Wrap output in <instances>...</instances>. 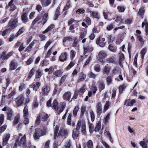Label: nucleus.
Instances as JSON below:
<instances>
[{
  "instance_id": "nucleus-1",
  "label": "nucleus",
  "mask_w": 148,
  "mask_h": 148,
  "mask_svg": "<svg viewBox=\"0 0 148 148\" xmlns=\"http://www.w3.org/2000/svg\"><path fill=\"white\" fill-rule=\"evenodd\" d=\"M58 127L56 126L54 130V139H56V137L57 136H62L63 135L66 134L68 133L67 130L63 128L60 130L58 134Z\"/></svg>"
},
{
  "instance_id": "nucleus-2",
  "label": "nucleus",
  "mask_w": 148,
  "mask_h": 148,
  "mask_svg": "<svg viewBox=\"0 0 148 148\" xmlns=\"http://www.w3.org/2000/svg\"><path fill=\"white\" fill-rule=\"evenodd\" d=\"M45 132H42L40 128H37L35 129V132L34 135V138L35 139H38L42 136L45 134Z\"/></svg>"
},
{
  "instance_id": "nucleus-3",
  "label": "nucleus",
  "mask_w": 148,
  "mask_h": 148,
  "mask_svg": "<svg viewBox=\"0 0 148 148\" xmlns=\"http://www.w3.org/2000/svg\"><path fill=\"white\" fill-rule=\"evenodd\" d=\"M41 90V93L42 96L48 95L50 90V88L49 86L45 85L42 87Z\"/></svg>"
},
{
  "instance_id": "nucleus-4",
  "label": "nucleus",
  "mask_w": 148,
  "mask_h": 148,
  "mask_svg": "<svg viewBox=\"0 0 148 148\" xmlns=\"http://www.w3.org/2000/svg\"><path fill=\"white\" fill-rule=\"evenodd\" d=\"M26 142V136L25 135L23 136L21 139L20 141L18 139H17L16 141L14 144L15 146L16 147L17 146H19L21 145H25Z\"/></svg>"
},
{
  "instance_id": "nucleus-5",
  "label": "nucleus",
  "mask_w": 148,
  "mask_h": 148,
  "mask_svg": "<svg viewBox=\"0 0 148 148\" xmlns=\"http://www.w3.org/2000/svg\"><path fill=\"white\" fill-rule=\"evenodd\" d=\"M24 97L23 95L18 97L15 99L16 105L18 106H21L23 103Z\"/></svg>"
},
{
  "instance_id": "nucleus-6",
  "label": "nucleus",
  "mask_w": 148,
  "mask_h": 148,
  "mask_svg": "<svg viewBox=\"0 0 148 148\" xmlns=\"http://www.w3.org/2000/svg\"><path fill=\"white\" fill-rule=\"evenodd\" d=\"M66 105L65 102H61L60 103V107L57 108V111L58 115H59L63 111L66 107Z\"/></svg>"
},
{
  "instance_id": "nucleus-7",
  "label": "nucleus",
  "mask_w": 148,
  "mask_h": 148,
  "mask_svg": "<svg viewBox=\"0 0 148 148\" xmlns=\"http://www.w3.org/2000/svg\"><path fill=\"white\" fill-rule=\"evenodd\" d=\"M17 20L15 19L13 20H10L8 24V27H10L11 29H13L17 26Z\"/></svg>"
},
{
  "instance_id": "nucleus-8",
  "label": "nucleus",
  "mask_w": 148,
  "mask_h": 148,
  "mask_svg": "<svg viewBox=\"0 0 148 148\" xmlns=\"http://www.w3.org/2000/svg\"><path fill=\"white\" fill-rule=\"evenodd\" d=\"M107 56L106 52L104 51H101L99 52L98 54L99 60L100 62L102 61V59L106 58Z\"/></svg>"
},
{
  "instance_id": "nucleus-9",
  "label": "nucleus",
  "mask_w": 148,
  "mask_h": 148,
  "mask_svg": "<svg viewBox=\"0 0 148 148\" xmlns=\"http://www.w3.org/2000/svg\"><path fill=\"white\" fill-rule=\"evenodd\" d=\"M84 52L85 53L87 52L92 51L93 50V48L92 46L88 44L84 45Z\"/></svg>"
},
{
  "instance_id": "nucleus-10",
  "label": "nucleus",
  "mask_w": 148,
  "mask_h": 148,
  "mask_svg": "<svg viewBox=\"0 0 148 148\" xmlns=\"http://www.w3.org/2000/svg\"><path fill=\"white\" fill-rule=\"evenodd\" d=\"M97 112V114L100 115L102 112V104L101 102L98 103L96 105Z\"/></svg>"
},
{
  "instance_id": "nucleus-11",
  "label": "nucleus",
  "mask_w": 148,
  "mask_h": 148,
  "mask_svg": "<svg viewBox=\"0 0 148 148\" xmlns=\"http://www.w3.org/2000/svg\"><path fill=\"white\" fill-rule=\"evenodd\" d=\"M97 85L99 90L100 92L101 90H104L105 88V84L104 82L102 81H99L98 82Z\"/></svg>"
},
{
  "instance_id": "nucleus-12",
  "label": "nucleus",
  "mask_w": 148,
  "mask_h": 148,
  "mask_svg": "<svg viewBox=\"0 0 148 148\" xmlns=\"http://www.w3.org/2000/svg\"><path fill=\"white\" fill-rule=\"evenodd\" d=\"M136 102L135 99L130 100V99H127L125 101L124 103V105L126 106H132L134 103Z\"/></svg>"
},
{
  "instance_id": "nucleus-13",
  "label": "nucleus",
  "mask_w": 148,
  "mask_h": 148,
  "mask_svg": "<svg viewBox=\"0 0 148 148\" xmlns=\"http://www.w3.org/2000/svg\"><path fill=\"white\" fill-rule=\"evenodd\" d=\"M71 7V2L70 0L67 2L66 4L65 7H64L63 9V14L64 15H65L66 14V12L67 10Z\"/></svg>"
},
{
  "instance_id": "nucleus-14",
  "label": "nucleus",
  "mask_w": 148,
  "mask_h": 148,
  "mask_svg": "<svg viewBox=\"0 0 148 148\" xmlns=\"http://www.w3.org/2000/svg\"><path fill=\"white\" fill-rule=\"evenodd\" d=\"M38 116H40V118H42V121H47L48 118V116L47 114L45 112H42L39 113L38 114Z\"/></svg>"
},
{
  "instance_id": "nucleus-15",
  "label": "nucleus",
  "mask_w": 148,
  "mask_h": 148,
  "mask_svg": "<svg viewBox=\"0 0 148 148\" xmlns=\"http://www.w3.org/2000/svg\"><path fill=\"white\" fill-rule=\"evenodd\" d=\"M68 55L67 53L66 52H64L62 53L59 57L60 60L62 62L66 60Z\"/></svg>"
},
{
  "instance_id": "nucleus-16",
  "label": "nucleus",
  "mask_w": 148,
  "mask_h": 148,
  "mask_svg": "<svg viewBox=\"0 0 148 148\" xmlns=\"http://www.w3.org/2000/svg\"><path fill=\"white\" fill-rule=\"evenodd\" d=\"M10 137V135L8 134L5 135L3 138V145H6L8 143V142Z\"/></svg>"
},
{
  "instance_id": "nucleus-17",
  "label": "nucleus",
  "mask_w": 148,
  "mask_h": 148,
  "mask_svg": "<svg viewBox=\"0 0 148 148\" xmlns=\"http://www.w3.org/2000/svg\"><path fill=\"white\" fill-rule=\"evenodd\" d=\"M40 85V84L39 82H37L35 84L34 83L32 84L30 86L31 87L36 91L39 88Z\"/></svg>"
},
{
  "instance_id": "nucleus-18",
  "label": "nucleus",
  "mask_w": 148,
  "mask_h": 148,
  "mask_svg": "<svg viewBox=\"0 0 148 148\" xmlns=\"http://www.w3.org/2000/svg\"><path fill=\"white\" fill-rule=\"evenodd\" d=\"M7 113L8 119L10 120H12L13 112L12 110L10 108H7Z\"/></svg>"
},
{
  "instance_id": "nucleus-19",
  "label": "nucleus",
  "mask_w": 148,
  "mask_h": 148,
  "mask_svg": "<svg viewBox=\"0 0 148 148\" xmlns=\"http://www.w3.org/2000/svg\"><path fill=\"white\" fill-rule=\"evenodd\" d=\"M14 0H11L7 6V8H10V9L12 11H14L15 9V6L13 2Z\"/></svg>"
},
{
  "instance_id": "nucleus-20",
  "label": "nucleus",
  "mask_w": 148,
  "mask_h": 148,
  "mask_svg": "<svg viewBox=\"0 0 148 148\" xmlns=\"http://www.w3.org/2000/svg\"><path fill=\"white\" fill-rule=\"evenodd\" d=\"M71 96V92H67L64 94L63 97L64 100L69 101L70 99Z\"/></svg>"
},
{
  "instance_id": "nucleus-21",
  "label": "nucleus",
  "mask_w": 148,
  "mask_h": 148,
  "mask_svg": "<svg viewBox=\"0 0 148 148\" xmlns=\"http://www.w3.org/2000/svg\"><path fill=\"white\" fill-rule=\"evenodd\" d=\"M110 70V67L108 64L106 65L104 68L103 73L104 74H106L108 75Z\"/></svg>"
},
{
  "instance_id": "nucleus-22",
  "label": "nucleus",
  "mask_w": 148,
  "mask_h": 148,
  "mask_svg": "<svg viewBox=\"0 0 148 148\" xmlns=\"http://www.w3.org/2000/svg\"><path fill=\"white\" fill-rule=\"evenodd\" d=\"M17 63L14 60H12L10 63V69L11 70L15 69L17 67Z\"/></svg>"
},
{
  "instance_id": "nucleus-23",
  "label": "nucleus",
  "mask_w": 148,
  "mask_h": 148,
  "mask_svg": "<svg viewBox=\"0 0 148 148\" xmlns=\"http://www.w3.org/2000/svg\"><path fill=\"white\" fill-rule=\"evenodd\" d=\"M145 25V34L146 35L148 36V23L147 22L146 19H145L144 22L142 23V27H143Z\"/></svg>"
},
{
  "instance_id": "nucleus-24",
  "label": "nucleus",
  "mask_w": 148,
  "mask_h": 148,
  "mask_svg": "<svg viewBox=\"0 0 148 148\" xmlns=\"http://www.w3.org/2000/svg\"><path fill=\"white\" fill-rule=\"evenodd\" d=\"M90 89V91L92 92L93 94H95L96 93V91L97 90V88L96 86L95 83L94 82H93L92 83Z\"/></svg>"
},
{
  "instance_id": "nucleus-25",
  "label": "nucleus",
  "mask_w": 148,
  "mask_h": 148,
  "mask_svg": "<svg viewBox=\"0 0 148 148\" xmlns=\"http://www.w3.org/2000/svg\"><path fill=\"white\" fill-rule=\"evenodd\" d=\"M111 112H110L104 117L103 122L105 124H107L110 118Z\"/></svg>"
},
{
  "instance_id": "nucleus-26",
  "label": "nucleus",
  "mask_w": 148,
  "mask_h": 148,
  "mask_svg": "<svg viewBox=\"0 0 148 148\" xmlns=\"http://www.w3.org/2000/svg\"><path fill=\"white\" fill-rule=\"evenodd\" d=\"M51 0H41L42 5L44 7L48 6L51 2Z\"/></svg>"
},
{
  "instance_id": "nucleus-27",
  "label": "nucleus",
  "mask_w": 148,
  "mask_h": 148,
  "mask_svg": "<svg viewBox=\"0 0 148 148\" xmlns=\"http://www.w3.org/2000/svg\"><path fill=\"white\" fill-rule=\"evenodd\" d=\"M71 116L72 114H69L67 118V123L69 125H71L72 126H74L75 125V123L74 122H72L71 123Z\"/></svg>"
},
{
  "instance_id": "nucleus-28",
  "label": "nucleus",
  "mask_w": 148,
  "mask_h": 148,
  "mask_svg": "<svg viewBox=\"0 0 148 148\" xmlns=\"http://www.w3.org/2000/svg\"><path fill=\"white\" fill-rule=\"evenodd\" d=\"M111 105L110 102L109 101H106L104 106L103 112L105 113Z\"/></svg>"
},
{
  "instance_id": "nucleus-29",
  "label": "nucleus",
  "mask_w": 148,
  "mask_h": 148,
  "mask_svg": "<svg viewBox=\"0 0 148 148\" xmlns=\"http://www.w3.org/2000/svg\"><path fill=\"white\" fill-rule=\"evenodd\" d=\"M42 16L41 15H39L37 16L32 22L33 25L35 24L37 22L39 23L42 22Z\"/></svg>"
},
{
  "instance_id": "nucleus-30",
  "label": "nucleus",
  "mask_w": 148,
  "mask_h": 148,
  "mask_svg": "<svg viewBox=\"0 0 148 148\" xmlns=\"http://www.w3.org/2000/svg\"><path fill=\"white\" fill-rule=\"evenodd\" d=\"M90 14L91 16L98 19H99V16L98 12H96L90 11Z\"/></svg>"
},
{
  "instance_id": "nucleus-31",
  "label": "nucleus",
  "mask_w": 148,
  "mask_h": 148,
  "mask_svg": "<svg viewBox=\"0 0 148 148\" xmlns=\"http://www.w3.org/2000/svg\"><path fill=\"white\" fill-rule=\"evenodd\" d=\"M85 78L86 75H84L83 73L81 72L80 73L78 77L77 82H80L84 80Z\"/></svg>"
},
{
  "instance_id": "nucleus-32",
  "label": "nucleus",
  "mask_w": 148,
  "mask_h": 148,
  "mask_svg": "<svg viewBox=\"0 0 148 148\" xmlns=\"http://www.w3.org/2000/svg\"><path fill=\"white\" fill-rule=\"evenodd\" d=\"M82 132L85 134L86 132V126L85 121L84 120H82Z\"/></svg>"
},
{
  "instance_id": "nucleus-33",
  "label": "nucleus",
  "mask_w": 148,
  "mask_h": 148,
  "mask_svg": "<svg viewBox=\"0 0 148 148\" xmlns=\"http://www.w3.org/2000/svg\"><path fill=\"white\" fill-rule=\"evenodd\" d=\"M54 27V25L53 24L51 25L45 31H43L42 33L43 34H45L51 30Z\"/></svg>"
},
{
  "instance_id": "nucleus-34",
  "label": "nucleus",
  "mask_w": 148,
  "mask_h": 148,
  "mask_svg": "<svg viewBox=\"0 0 148 148\" xmlns=\"http://www.w3.org/2000/svg\"><path fill=\"white\" fill-rule=\"evenodd\" d=\"M36 69V67H33L30 71L28 75V77L29 79H30L32 76L34 75Z\"/></svg>"
},
{
  "instance_id": "nucleus-35",
  "label": "nucleus",
  "mask_w": 148,
  "mask_h": 148,
  "mask_svg": "<svg viewBox=\"0 0 148 148\" xmlns=\"http://www.w3.org/2000/svg\"><path fill=\"white\" fill-rule=\"evenodd\" d=\"M23 112L24 118H26V117H28L29 115L28 111L26 106L25 107L23 110Z\"/></svg>"
},
{
  "instance_id": "nucleus-36",
  "label": "nucleus",
  "mask_w": 148,
  "mask_h": 148,
  "mask_svg": "<svg viewBox=\"0 0 148 148\" xmlns=\"http://www.w3.org/2000/svg\"><path fill=\"white\" fill-rule=\"evenodd\" d=\"M19 119L20 116L18 115H16L14 119L13 122V125H15L18 123Z\"/></svg>"
},
{
  "instance_id": "nucleus-37",
  "label": "nucleus",
  "mask_w": 148,
  "mask_h": 148,
  "mask_svg": "<svg viewBox=\"0 0 148 148\" xmlns=\"http://www.w3.org/2000/svg\"><path fill=\"white\" fill-rule=\"evenodd\" d=\"M144 12L145 10L144 9V7H142L139 10L138 14V15L140 16H142L144 15Z\"/></svg>"
},
{
  "instance_id": "nucleus-38",
  "label": "nucleus",
  "mask_w": 148,
  "mask_h": 148,
  "mask_svg": "<svg viewBox=\"0 0 148 148\" xmlns=\"http://www.w3.org/2000/svg\"><path fill=\"white\" fill-rule=\"evenodd\" d=\"M58 103L56 99H55L54 100L52 104V108L55 110L57 109V107L58 106Z\"/></svg>"
},
{
  "instance_id": "nucleus-39",
  "label": "nucleus",
  "mask_w": 148,
  "mask_h": 148,
  "mask_svg": "<svg viewBox=\"0 0 148 148\" xmlns=\"http://www.w3.org/2000/svg\"><path fill=\"white\" fill-rule=\"evenodd\" d=\"M108 42L109 43L112 42L114 39V37L113 36L112 34L108 35L107 36Z\"/></svg>"
},
{
  "instance_id": "nucleus-40",
  "label": "nucleus",
  "mask_w": 148,
  "mask_h": 148,
  "mask_svg": "<svg viewBox=\"0 0 148 148\" xmlns=\"http://www.w3.org/2000/svg\"><path fill=\"white\" fill-rule=\"evenodd\" d=\"M87 147L88 148H93V144L92 140H89L87 142Z\"/></svg>"
},
{
  "instance_id": "nucleus-41",
  "label": "nucleus",
  "mask_w": 148,
  "mask_h": 148,
  "mask_svg": "<svg viewBox=\"0 0 148 148\" xmlns=\"http://www.w3.org/2000/svg\"><path fill=\"white\" fill-rule=\"evenodd\" d=\"M48 17V13H45V14L43 17H42V22L43 23V24H45L47 21V18Z\"/></svg>"
},
{
  "instance_id": "nucleus-42",
  "label": "nucleus",
  "mask_w": 148,
  "mask_h": 148,
  "mask_svg": "<svg viewBox=\"0 0 148 148\" xmlns=\"http://www.w3.org/2000/svg\"><path fill=\"white\" fill-rule=\"evenodd\" d=\"M75 63L74 61L72 60L69 65L66 68V70H68L71 68L75 65Z\"/></svg>"
},
{
  "instance_id": "nucleus-43",
  "label": "nucleus",
  "mask_w": 148,
  "mask_h": 148,
  "mask_svg": "<svg viewBox=\"0 0 148 148\" xmlns=\"http://www.w3.org/2000/svg\"><path fill=\"white\" fill-rule=\"evenodd\" d=\"M54 71L53 67V66H51L49 69L46 68L45 70V71L46 72H48L49 74H51Z\"/></svg>"
},
{
  "instance_id": "nucleus-44",
  "label": "nucleus",
  "mask_w": 148,
  "mask_h": 148,
  "mask_svg": "<svg viewBox=\"0 0 148 148\" xmlns=\"http://www.w3.org/2000/svg\"><path fill=\"white\" fill-rule=\"evenodd\" d=\"M73 46L74 47L78 48L79 45L78 44V40L77 39L75 38L73 41Z\"/></svg>"
},
{
  "instance_id": "nucleus-45",
  "label": "nucleus",
  "mask_w": 148,
  "mask_h": 148,
  "mask_svg": "<svg viewBox=\"0 0 148 148\" xmlns=\"http://www.w3.org/2000/svg\"><path fill=\"white\" fill-rule=\"evenodd\" d=\"M108 49L110 51L114 52L116 51V48L115 47H114L112 45L110 44L108 47Z\"/></svg>"
},
{
  "instance_id": "nucleus-46",
  "label": "nucleus",
  "mask_w": 148,
  "mask_h": 148,
  "mask_svg": "<svg viewBox=\"0 0 148 148\" xmlns=\"http://www.w3.org/2000/svg\"><path fill=\"white\" fill-rule=\"evenodd\" d=\"M13 51L9 52L7 54L4 55H3V60H4L5 59H8L9 57H10L13 54Z\"/></svg>"
},
{
  "instance_id": "nucleus-47",
  "label": "nucleus",
  "mask_w": 148,
  "mask_h": 148,
  "mask_svg": "<svg viewBox=\"0 0 148 148\" xmlns=\"http://www.w3.org/2000/svg\"><path fill=\"white\" fill-rule=\"evenodd\" d=\"M22 20V21L23 23H25L27 21V14L26 13L23 14L21 16Z\"/></svg>"
},
{
  "instance_id": "nucleus-48",
  "label": "nucleus",
  "mask_w": 148,
  "mask_h": 148,
  "mask_svg": "<svg viewBox=\"0 0 148 148\" xmlns=\"http://www.w3.org/2000/svg\"><path fill=\"white\" fill-rule=\"evenodd\" d=\"M106 81L107 85L109 86L110 84L112 82L111 77L110 76H108L106 78Z\"/></svg>"
},
{
  "instance_id": "nucleus-49",
  "label": "nucleus",
  "mask_w": 148,
  "mask_h": 148,
  "mask_svg": "<svg viewBox=\"0 0 148 148\" xmlns=\"http://www.w3.org/2000/svg\"><path fill=\"white\" fill-rule=\"evenodd\" d=\"M118 11L119 12H123L125 10V8L124 6H119L117 7Z\"/></svg>"
},
{
  "instance_id": "nucleus-50",
  "label": "nucleus",
  "mask_w": 148,
  "mask_h": 148,
  "mask_svg": "<svg viewBox=\"0 0 148 148\" xmlns=\"http://www.w3.org/2000/svg\"><path fill=\"white\" fill-rule=\"evenodd\" d=\"M79 22L78 21L75 20L73 19H71L68 21V25H70L72 24L77 23Z\"/></svg>"
},
{
  "instance_id": "nucleus-51",
  "label": "nucleus",
  "mask_w": 148,
  "mask_h": 148,
  "mask_svg": "<svg viewBox=\"0 0 148 148\" xmlns=\"http://www.w3.org/2000/svg\"><path fill=\"white\" fill-rule=\"evenodd\" d=\"M124 59L125 58L123 54H121L119 57V63L121 66L122 62L124 60Z\"/></svg>"
},
{
  "instance_id": "nucleus-52",
  "label": "nucleus",
  "mask_w": 148,
  "mask_h": 148,
  "mask_svg": "<svg viewBox=\"0 0 148 148\" xmlns=\"http://www.w3.org/2000/svg\"><path fill=\"white\" fill-rule=\"evenodd\" d=\"M86 32L82 31L80 34L79 38L81 39H83L86 35Z\"/></svg>"
},
{
  "instance_id": "nucleus-53",
  "label": "nucleus",
  "mask_w": 148,
  "mask_h": 148,
  "mask_svg": "<svg viewBox=\"0 0 148 148\" xmlns=\"http://www.w3.org/2000/svg\"><path fill=\"white\" fill-rule=\"evenodd\" d=\"M34 42H32L26 49V51H29L32 49L33 46L34 45Z\"/></svg>"
},
{
  "instance_id": "nucleus-54",
  "label": "nucleus",
  "mask_w": 148,
  "mask_h": 148,
  "mask_svg": "<svg viewBox=\"0 0 148 148\" xmlns=\"http://www.w3.org/2000/svg\"><path fill=\"white\" fill-rule=\"evenodd\" d=\"M60 11L57 8L56 9V12L55 13V15L54 16L53 19L54 20H56L58 18V16L60 15Z\"/></svg>"
},
{
  "instance_id": "nucleus-55",
  "label": "nucleus",
  "mask_w": 148,
  "mask_h": 148,
  "mask_svg": "<svg viewBox=\"0 0 148 148\" xmlns=\"http://www.w3.org/2000/svg\"><path fill=\"white\" fill-rule=\"evenodd\" d=\"M147 50L146 48H143L140 52L141 58L142 59L144 58V56L146 53Z\"/></svg>"
},
{
  "instance_id": "nucleus-56",
  "label": "nucleus",
  "mask_w": 148,
  "mask_h": 148,
  "mask_svg": "<svg viewBox=\"0 0 148 148\" xmlns=\"http://www.w3.org/2000/svg\"><path fill=\"white\" fill-rule=\"evenodd\" d=\"M62 72L61 70H60L56 71L55 72V75L57 77H60L62 74Z\"/></svg>"
},
{
  "instance_id": "nucleus-57",
  "label": "nucleus",
  "mask_w": 148,
  "mask_h": 148,
  "mask_svg": "<svg viewBox=\"0 0 148 148\" xmlns=\"http://www.w3.org/2000/svg\"><path fill=\"white\" fill-rule=\"evenodd\" d=\"M42 75L41 71L40 69L37 70L36 71V76L37 78H40Z\"/></svg>"
},
{
  "instance_id": "nucleus-58",
  "label": "nucleus",
  "mask_w": 148,
  "mask_h": 148,
  "mask_svg": "<svg viewBox=\"0 0 148 148\" xmlns=\"http://www.w3.org/2000/svg\"><path fill=\"white\" fill-rule=\"evenodd\" d=\"M25 30V29L24 27H22L21 29H19L18 31L17 32L16 36L17 37L20 35Z\"/></svg>"
},
{
  "instance_id": "nucleus-59",
  "label": "nucleus",
  "mask_w": 148,
  "mask_h": 148,
  "mask_svg": "<svg viewBox=\"0 0 148 148\" xmlns=\"http://www.w3.org/2000/svg\"><path fill=\"white\" fill-rule=\"evenodd\" d=\"M71 142L70 140H69L68 141H67L65 145L62 148H70L71 145Z\"/></svg>"
},
{
  "instance_id": "nucleus-60",
  "label": "nucleus",
  "mask_w": 148,
  "mask_h": 148,
  "mask_svg": "<svg viewBox=\"0 0 148 148\" xmlns=\"http://www.w3.org/2000/svg\"><path fill=\"white\" fill-rule=\"evenodd\" d=\"M52 42V41L51 40H49L46 42L44 47V49L45 51L47 50L48 47L51 44Z\"/></svg>"
},
{
  "instance_id": "nucleus-61",
  "label": "nucleus",
  "mask_w": 148,
  "mask_h": 148,
  "mask_svg": "<svg viewBox=\"0 0 148 148\" xmlns=\"http://www.w3.org/2000/svg\"><path fill=\"white\" fill-rule=\"evenodd\" d=\"M79 110V107L78 106H76L75 107V108L73 111V116L74 117H75L77 115V113Z\"/></svg>"
},
{
  "instance_id": "nucleus-62",
  "label": "nucleus",
  "mask_w": 148,
  "mask_h": 148,
  "mask_svg": "<svg viewBox=\"0 0 148 148\" xmlns=\"http://www.w3.org/2000/svg\"><path fill=\"white\" fill-rule=\"evenodd\" d=\"M72 40V39L71 37L66 36L64 37L63 38V43L66 42L67 41H71Z\"/></svg>"
},
{
  "instance_id": "nucleus-63",
  "label": "nucleus",
  "mask_w": 148,
  "mask_h": 148,
  "mask_svg": "<svg viewBox=\"0 0 148 148\" xmlns=\"http://www.w3.org/2000/svg\"><path fill=\"white\" fill-rule=\"evenodd\" d=\"M82 121H79L77 125L76 128L75 129V131H78V130L80 128V126L82 125Z\"/></svg>"
},
{
  "instance_id": "nucleus-64",
  "label": "nucleus",
  "mask_w": 148,
  "mask_h": 148,
  "mask_svg": "<svg viewBox=\"0 0 148 148\" xmlns=\"http://www.w3.org/2000/svg\"><path fill=\"white\" fill-rule=\"evenodd\" d=\"M126 86L125 85H123L119 86V92L122 93V91L126 87Z\"/></svg>"
}]
</instances>
